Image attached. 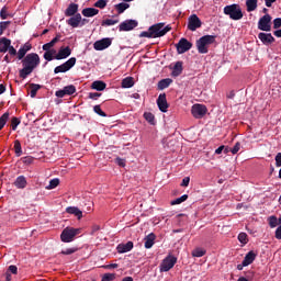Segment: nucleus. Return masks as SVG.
Segmentation results:
<instances>
[{
  "label": "nucleus",
  "instance_id": "f257e3e1",
  "mask_svg": "<svg viewBox=\"0 0 281 281\" xmlns=\"http://www.w3.org/2000/svg\"><path fill=\"white\" fill-rule=\"evenodd\" d=\"M41 65V57L36 53H30L22 59L23 68L20 69L19 76L22 80H25L36 67Z\"/></svg>",
  "mask_w": 281,
  "mask_h": 281
},
{
  "label": "nucleus",
  "instance_id": "f03ea898",
  "mask_svg": "<svg viewBox=\"0 0 281 281\" xmlns=\"http://www.w3.org/2000/svg\"><path fill=\"white\" fill-rule=\"evenodd\" d=\"M216 43V35H204L195 42L199 54H207L210 52V45Z\"/></svg>",
  "mask_w": 281,
  "mask_h": 281
},
{
  "label": "nucleus",
  "instance_id": "7ed1b4c3",
  "mask_svg": "<svg viewBox=\"0 0 281 281\" xmlns=\"http://www.w3.org/2000/svg\"><path fill=\"white\" fill-rule=\"evenodd\" d=\"M224 14L226 16H229L232 21H240L245 14L243 13V8H240V4H228L224 7Z\"/></svg>",
  "mask_w": 281,
  "mask_h": 281
},
{
  "label": "nucleus",
  "instance_id": "20e7f679",
  "mask_svg": "<svg viewBox=\"0 0 281 281\" xmlns=\"http://www.w3.org/2000/svg\"><path fill=\"white\" fill-rule=\"evenodd\" d=\"M165 25L166 23L160 22L149 26V31H151V35L154 36V38H161V36H166L167 32H170V30H172L171 25Z\"/></svg>",
  "mask_w": 281,
  "mask_h": 281
},
{
  "label": "nucleus",
  "instance_id": "39448f33",
  "mask_svg": "<svg viewBox=\"0 0 281 281\" xmlns=\"http://www.w3.org/2000/svg\"><path fill=\"white\" fill-rule=\"evenodd\" d=\"M78 234H80V228L66 227L60 234V240L61 243H74Z\"/></svg>",
  "mask_w": 281,
  "mask_h": 281
},
{
  "label": "nucleus",
  "instance_id": "423d86ee",
  "mask_svg": "<svg viewBox=\"0 0 281 281\" xmlns=\"http://www.w3.org/2000/svg\"><path fill=\"white\" fill-rule=\"evenodd\" d=\"M76 61H77L76 57L69 58L64 64L55 67L54 74H67V71H69L70 69H72V67L76 66Z\"/></svg>",
  "mask_w": 281,
  "mask_h": 281
},
{
  "label": "nucleus",
  "instance_id": "0eeeda50",
  "mask_svg": "<svg viewBox=\"0 0 281 281\" xmlns=\"http://www.w3.org/2000/svg\"><path fill=\"white\" fill-rule=\"evenodd\" d=\"M191 113L195 120H202L207 114V106L204 104L195 103L191 108Z\"/></svg>",
  "mask_w": 281,
  "mask_h": 281
},
{
  "label": "nucleus",
  "instance_id": "6e6552de",
  "mask_svg": "<svg viewBox=\"0 0 281 281\" xmlns=\"http://www.w3.org/2000/svg\"><path fill=\"white\" fill-rule=\"evenodd\" d=\"M175 265H177V257L170 256V255L167 256L160 263V267H159L160 273L170 271V269H172Z\"/></svg>",
  "mask_w": 281,
  "mask_h": 281
},
{
  "label": "nucleus",
  "instance_id": "1a4fd4ad",
  "mask_svg": "<svg viewBox=\"0 0 281 281\" xmlns=\"http://www.w3.org/2000/svg\"><path fill=\"white\" fill-rule=\"evenodd\" d=\"M258 30H261V32H271V16L269 14H265L259 19Z\"/></svg>",
  "mask_w": 281,
  "mask_h": 281
},
{
  "label": "nucleus",
  "instance_id": "9d476101",
  "mask_svg": "<svg viewBox=\"0 0 281 281\" xmlns=\"http://www.w3.org/2000/svg\"><path fill=\"white\" fill-rule=\"evenodd\" d=\"M201 25H203V22H201V19L196 14L189 16L188 30H190V32H196Z\"/></svg>",
  "mask_w": 281,
  "mask_h": 281
},
{
  "label": "nucleus",
  "instance_id": "9b49d317",
  "mask_svg": "<svg viewBox=\"0 0 281 281\" xmlns=\"http://www.w3.org/2000/svg\"><path fill=\"white\" fill-rule=\"evenodd\" d=\"M178 54H186L192 49V43H190L186 37L180 38L179 43L176 44Z\"/></svg>",
  "mask_w": 281,
  "mask_h": 281
},
{
  "label": "nucleus",
  "instance_id": "f8f14e48",
  "mask_svg": "<svg viewBox=\"0 0 281 281\" xmlns=\"http://www.w3.org/2000/svg\"><path fill=\"white\" fill-rule=\"evenodd\" d=\"M113 43V41L109 37H105V38H102L100 41H97L94 44H93V48L97 50V52H102L104 49H108V47H111V44Z\"/></svg>",
  "mask_w": 281,
  "mask_h": 281
},
{
  "label": "nucleus",
  "instance_id": "ddd939ff",
  "mask_svg": "<svg viewBox=\"0 0 281 281\" xmlns=\"http://www.w3.org/2000/svg\"><path fill=\"white\" fill-rule=\"evenodd\" d=\"M138 23L136 20H125L119 25L120 32H131L137 27Z\"/></svg>",
  "mask_w": 281,
  "mask_h": 281
},
{
  "label": "nucleus",
  "instance_id": "4468645a",
  "mask_svg": "<svg viewBox=\"0 0 281 281\" xmlns=\"http://www.w3.org/2000/svg\"><path fill=\"white\" fill-rule=\"evenodd\" d=\"M76 93V86L69 85L64 87L61 90L55 92L56 98H65V95H74Z\"/></svg>",
  "mask_w": 281,
  "mask_h": 281
},
{
  "label": "nucleus",
  "instance_id": "2eb2a0df",
  "mask_svg": "<svg viewBox=\"0 0 281 281\" xmlns=\"http://www.w3.org/2000/svg\"><path fill=\"white\" fill-rule=\"evenodd\" d=\"M157 106L161 113H168V99H166V93H160L157 99Z\"/></svg>",
  "mask_w": 281,
  "mask_h": 281
},
{
  "label": "nucleus",
  "instance_id": "dca6fc26",
  "mask_svg": "<svg viewBox=\"0 0 281 281\" xmlns=\"http://www.w3.org/2000/svg\"><path fill=\"white\" fill-rule=\"evenodd\" d=\"M71 56V47H60L58 53L55 55V60H65V58H69Z\"/></svg>",
  "mask_w": 281,
  "mask_h": 281
},
{
  "label": "nucleus",
  "instance_id": "f3484780",
  "mask_svg": "<svg viewBox=\"0 0 281 281\" xmlns=\"http://www.w3.org/2000/svg\"><path fill=\"white\" fill-rule=\"evenodd\" d=\"M67 25H70V27H80V23H82V15L80 13H77L76 15H71L70 19L66 21Z\"/></svg>",
  "mask_w": 281,
  "mask_h": 281
},
{
  "label": "nucleus",
  "instance_id": "a211bd4d",
  "mask_svg": "<svg viewBox=\"0 0 281 281\" xmlns=\"http://www.w3.org/2000/svg\"><path fill=\"white\" fill-rule=\"evenodd\" d=\"M258 38L263 45H271L272 43H276V37H273L271 33H259Z\"/></svg>",
  "mask_w": 281,
  "mask_h": 281
},
{
  "label": "nucleus",
  "instance_id": "6ab92c4d",
  "mask_svg": "<svg viewBox=\"0 0 281 281\" xmlns=\"http://www.w3.org/2000/svg\"><path fill=\"white\" fill-rule=\"evenodd\" d=\"M13 186L18 190H25L27 188V178H25V176H19L14 180Z\"/></svg>",
  "mask_w": 281,
  "mask_h": 281
},
{
  "label": "nucleus",
  "instance_id": "aec40b11",
  "mask_svg": "<svg viewBox=\"0 0 281 281\" xmlns=\"http://www.w3.org/2000/svg\"><path fill=\"white\" fill-rule=\"evenodd\" d=\"M134 247L133 241H127L126 244H119L116 247L117 254H128V251H132Z\"/></svg>",
  "mask_w": 281,
  "mask_h": 281
},
{
  "label": "nucleus",
  "instance_id": "412c9836",
  "mask_svg": "<svg viewBox=\"0 0 281 281\" xmlns=\"http://www.w3.org/2000/svg\"><path fill=\"white\" fill-rule=\"evenodd\" d=\"M12 45V41L8 37L0 38V54H5L10 46Z\"/></svg>",
  "mask_w": 281,
  "mask_h": 281
},
{
  "label": "nucleus",
  "instance_id": "4be33fe9",
  "mask_svg": "<svg viewBox=\"0 0 281 281\" xmlns=\"http://www.w3.org/2000/svg\"><path fill=\"white\" fill-rule=\"evenodd\" d=\"M258 254H256L254 250H250L245 257H244V266L249 267V265L254 263V260H256Z\"/></svg>",
  "mask_w": 281,
  "mask_h": 281
},
{
  "label": "nucleus",
  "instance_id": "5701e85b",
  "mask_svg": "<svg viewBox=\"0 0 281 281\" xmlns=\"http://www.w3.org/2000/svg\"><path fill=\"white\" fill-rule=\"evenodd\" d=\"M32 49V44L25 43L19 50H18V59L23 60L25 58V54Z\"/></svg>",
  "mask_w": 281,
  "mask_h": 281
},
{
  "label": "nucleus",
  "instance_id": "b1692460",
  "mask_svg": "<svg viewBox=\"0 0 281 281\" xmlns=\"http://www.w3.org/2000/svg\"><path fill=\"white\" fill-rule=\"evenodd\" d=\"M76 14H78V4L72 2L66 9L65 16H76Z\"/></svg>",
  "mask_w": 281,
  "mask_h": 281
},
{
  "label": "nucleus",
  "instance_id": "393cba45",
  "mask_svg": "<svg viewBox=\"0 0 281 281\" xmlns=\"http://www.w3.org/2000/svg\"><path fill=\"white\" fill-rule=\"evenodd\" d=\"M82 16L86 18H91V16H97V14H100V10L95 8H86L81 11Z\"/></svg>",
  "mask_w": 281,
  "mask_h": 281
},
{
  "label": "nucleus",
  "instance_id": "a878e982",
  "mask_svg": "<svg viewBox=\"0 0 281 281\" xmlns=\"http://www.w3.org/2000/svg\"><path fill=\"white\" fill-rule=\"evenodd\" d=\"M157 236L154 233L148 234L145 237V249H151L153 245H155Z\"/></svg>",
  "mask_w": 281,
  "mask_h": 281
},
{
  "label": "nucleus",
  "instance_id": "bb28decb",
  "mask_svg": "<svg viewBox=\"0 0 281 281\" xmlns=\"http://www.w3.org/2000/svg\"><path fill=\"white\" fill-rule=\"evenodd\" d=\"M180 74H183V61H177L175 64L171 76H173V78H177Z\"/></svg>",
  "mask_w": 281,
  "mask_h": 281
},
{
  "label": "nucleus",
  "instance_id": "cd10ccee",
  "mask_svg": "<svg viewBox=\"0 0 281 281\" xmlns=\"http://www.w3.org/2000/svg\"><path fill=\"white\" fill-rule=\"evenodd\" d=\"M67 214H74V216H77L78 221L82 218V211L78 209V206H68L66 209Z\"/></svg>",
  "mask_w": 281,
  "mask_h": 281
},
{
  "label": "nucleus",
  "instance_id": "c85d7f7f",
  "mask_svg": "<svg viewBox=\"0 0 281 281\" xmlns=\"http://www.w3.org/2000/svg\"><path fill=\"white\" fill-rule=\"evenodd\" d=\"M172 82V79L166 78L158 81L157 89L158 91H164V89H168L170 87V83Z\"/></svg>",
  "mask_w": 281,
  "mask_h": 281
},
{
  "label": "nucleus",
  "instance_id": "c756f323",
  "mask_svg": "<svg viewBox=\"0 0 281 281\" xmlns=\"http://www.w3.org/2000/svg\"><path fill=\"white\" fill-rule=\"evenodd\" d=\"M91 89H94V91H104V89H106V83L100 80L93 81Z\"/></svg>",
  "mask_w": 281,
  "mask_h": 281
},
{
  "label": "nucleus",
  "instance_id": "7c9ffc66",
  "mask_svg": "<svg viewBox=\"0 0 281 281\" xmlns=\"http://www.w3.org/2000/svg\"><path fill=\"white\" fill-rule=\"evenodd\" d=\"M135 85V81L133 80V77H126L122 80V88L123 89H131Z\"/></svg>",
  "mask_w": 281,
  "mask_h": 281
},
{
  "label": "nucleus",
  "instance_id": "2f4dec72",
  "mask_svg": "<svg viewBox=\"0 0 281 281\" xmlns=\"http://www.w3.org/2000/svg\"><path fill=\"white\" fill-rule=\"evenodd\" d=\"M247 12H254L258 8V0H246Z\"/></svg>",
  "mask_w": 281,
  "mask_h": 281
},
{
  "label": "nucleus",
  "instance_id": "473e14b6",
  "mask_svg": "<svg viewBox=\"0 0 281 281\" xmlns=\"http://www.w3.org/2000/svg\"><path fill=\"white\" fill-rule=\"evenodd\" d=\"M131 8V4L126 2H121L119 4H115V10L119 12V14H124L125 10H128Z\"/></svg>",
  "mask_w": 281,
  "mask_h": 281
},
{
  "label": "nucleus",
  "instance_id": "72a5a7b5",
  "mask_svg": "<svg viewBox=\"0 0 281 281\" xmlns=\"http://www.w3.org/2000/svg\"><path fill=\"white\" fill-rule=\"evenodd\" d=\"M144 119H145L146 122H148V124H150L151 126H155V124H157V122L155 121V114H153L151 112H145V113H144Z\"/></svg>",
  "mask_w": 281,
  "mask_h": 281
},
{
  "label": "nucleus",
  "instance_id": "f704fd0d",
  "mask_svg": "<svg viewBox=\"0 0 281 281\" xmlns=\"http://www.w3.org/2000/svg\"><path fill=\"white\" fill-rule=\"evenodd\" d=\"M14 153L15 157H21L23 155V148L21 147V140L16 139L14 140Z\"/></svg>",
  "mask_w": 281,
  "mask_h": 281
},
{
  "label": "nucleus",
  "instance_id": "c9c22d12",
  "mask_svg": "<svg viewBox=\"0 0 281 281\" xmlns=\"http://www.w3.org/2000/svg\"><path fill=\"white\" fill-rule=\"evenodd\" d=\"M31 98H36V93L42 89V86L38 83H30Z\"/></svg>",
  "mask_w": 281,
  "mask_h": 281
},
{
  "label": "nucleus",
  "instance_id": "e433bc0d",
  "mask_svg": "<svg viewBox=\"0 0 281 281\" xmlns=\"http://www.w3.org/2000/svg\"><path fill=\"white\" fill-rule=\"evenodd\" d=\"M8 120H10V112H5L0 116V131L8 124Z\"/></svg>",
  "mask_w": 281,
  "mask_h": 281
},
{
  "label": "nucleus",
  "instance_id": "4c0bfd02",
  "mask_svg": "<svg viewBox=\"0 0 281 281\" xmlns=\"http://www.w3.org/2000/svg\"><path fill=\"white\" fill-rule=\"evenodd\" d=\"M54 54H56V49H52V50H45L44 53V59L47 60L48 63H52V60H54Z\"/></svg>",
  "mask_w": 281,
  "mask_h": 281
},
{
  "label": "nucleus",
  "instance_id": "58836bf2",
  "mask_svg": "<svg viewBox=\"0 0 281 281\" xmlns=\"http://www.w3.org/2000/svg\"><path fill=\"white\" fill-rule=\"evenodd\" d=\"M117 23H120V20L106 19L102 21L101 25L102 27H109L111 25H117Z\"/></svg>",
  "mask_w": 281,
  "mask_h": 281
},
{
  "label": "nucleus",
  "instance_id": "ea45409f",
  "mask_svg": "<svg viewBox=\"0 0 281 281\" xmlns=\"http://www.w3.org/2000/svg\"><path fill=\"white\" fill-rule=\"evenodd\" d=\"M58 186H60V180L58 178L52 179L46 190H54V188H58Z\"/></svg>",
  "mask_w": 281,
  "mask_h": 281
},
{
  "label": "nucleus",
  "instance_id": "a19ab883",
  "mask_svg": "<svg viewBox=\"0 0 281 281\" xmlns=\"http://www.w3.org/2000/svg\"><path fill=\"white\" fill-rule=\"evenodd\" d=\"M268 223L269 226L271 227V229L278 227L279 223H278V217L276 215H272L268 218Z\"/></svg>",
  "mask_w": 281,
  "mask_h": 281
},
{
  "label": "nucleus",
  "instance_id": "79ce46f5",
  "mask_svg": "<svg viewBox=\"0 0 281 281\" xmlns=\"http://www.w3.org/2000/svg\"><path fill=\"white\" fill-rule=\"evenodd\" d=\"M188 201V194H183L182 196L171 201V205H181V203Z\"/></svg>",
  "mask_w": 281,
  "mask_h": 281
},
{
  "label": "nucleus",
  "instance_id": "37998d69",
  "mask_svg": "<svg viewBox=\"0 0 281 281\" xmlns=\"http://www.w3.org/2000/svg\"><path fill=\"white\" fill-rule=\"evenodd\" d=\"M205 255V250L201 249V248H195L192 251V256L193 258H203V256Z\"/></svg>",
  "mask_w": 281,
  "mask_h": 281
},
{
  "label": "nucleus",
  "instance_id": "c03bdc74",
  "mask_svg": "<svg viewBox=\"0 0 281 281\" xmlns=\"http://www.w3.org/2000/svg\"><path fill=\"white\" fill-rule=\"evenodd\" d=\"M19 124H21V119L16 117V116H13L11 119L12 131H16V128L19 127Z\"/></svg>",
  "mask_w": 281,
  "mask_h": 281
},
{
  "label": "nucleus",
  "instance_id": "a18cd8bd",
  "mask_svg": "<svg viewBox=\"0 0 281 281\" xmlns=\"http://www.w3.org/2000/svg\"><path fill=\"white\" fill-rule=\"evenodd\" d=\"M238 240L241 243V245H247V243H249L247 233H239Z\"/></svg>",
  "mask_w": 281,
  "mask_h": 281
},
{
  "label": "nucleus",
  "instance_id": "49530a36",
  "mask_svg": "<svg viewBox=\"0 0 281 281\" xmlns=\"http://www.w3.org/2000/svg\"><path fill=\"white\" fill-rule=\"evenodd\" d=\"M139 37H140V38H155L154 35H153V31L150 30V27L148 29V31H143V32L139 34Z\"/></svg>",
  "mask_w": 281,
  "mask_h": 281
},
{
  "label": "nucleus",
  "instance_id": "de8ad7c7",
  "mask_svg": "<svg viewBox=\"0 0 281 281\" xmlns=\"http://www.w3.org/2000/svg\"><path fill=\"white\" fill-rule=\"evenodd\" d=\"M93 111L94 113H97V115H100L101 117H106V113L102 111V108H100V105H94Z\"/></svg>",
  "mask_w": 281,
  "mask_h": 281
},
{
  "label": "nucleus",
  "instance_id": "09e8293b",
  "mask_svg": "<svg viewBox=\"0 0 281 281\" xmlns=\"http://www.w3.org/2000/svg\"><path fill=\"white\" fill-rule=\"evenodd\" d=\"M78 251V248L72 247V248H67L65 250H61L63 256H71V254H76Z\"/></svg>",
  "mask_w": 281,
  "mask_h": 281
},
{
  "label": "nucleus",
  "instance_id": "8fccbe9b",
  "mask_svg": "<svg viewBox=\"0 0 281 281\" xmlns=\"http://www.w3.org/2000/svg\"><path fill=\"white\" fill-rule=\"evenodd\" d=\"M22 162L25 164L26 166H30L34 164V157L32 156L22 157Z\"/></svg>",
  "mask_w": 281,
  "mask_h": 281
},
{
  "label": "nucleus",
  "instance_id": "3c124183",
  "mask_svg": "<svg viewBox=\"0 0 281 281\" xmlns=\"http://www.w3.org/2000/svg\"><path fill=\"white\" fill-rule=\"evenodd\" d=\"M8 16H11L9 13H8V7H3L2 9H1V11H0V18L2 19V20H5V19H8Z\"/></svg>",
  "mask_w": 281,
  "mask_h": 281
},
{
  "label": "nucleus",
  "instance_id": "603ef678",
  "mask_svg": "<svg viewBox=\"0 0 281 281\" xmlns=\"http://www.w3.org/2000/svg\"><path fill=\"white\" fill-rule=\"evenodd\" d=\"M115 279V273H105L103 274L101 281H113Z\"/></svg>",
  "mask_w": 281,
  "mask_h": 281
},
{
  "label": "nucleus",
  "instance_id": "864d4df0",
  "mask_svg": "<svg viewBox=\"0 0 281 281\" xmlns=\"http://www.w3.org/2000/svg\"><path fill=\"white\" fill-rule=\"evenodd\" d=\"M94 8H100V10H104L106 8V0H99L94 3Z\"/></svg>",
  "mask_w": 281,
  "mask_h": 281
},
{
  "label": "nucleus",
  "instance_id": "5fc2aeb1",
  "mask_svg": "<svg viewBox=\"0 0 281 281\" xmlns=\"http://www.w3.org/2000/svg\"><path fill=\"white\" fill-rule=\"evenodd\" d=\"M10 21H5V22H1L0 23V32L1 34H3V32H5V30H8V25H10Z\"/></svg>",
  "mask_w": 281,
  "mask_h": 281
},
{
  "label": "nucleus",
  "instance_id": "6e6d98bb",
  "mask_svg": "<svg viewBox=\"0 0 281 281\" xmlns=\"http://www.w3.org/2000/svg\"><path fill=\"white\" fill-rule=\"evenodd\" d=\"M52 47H54L53 43H52V42H48V43H46V44H44V45L42 46V49H43L44 52H52Z\"/></svg>",
  "mask_w": 281,
  "mask_h": 281
},
{
  "label": "nucleus",
  "instance_id": "4d7b16f0",
  "mask_svg": "<svg viewBox=\"0 0 281 281\" xmlns=\"http://www.w3.org/2000/svg\"><path fill=\"white\" fill-rule=\"evenodd\" d=\"M115 164H117V166H121V168H125L126 167V160L125 159H122L120 157H117L115 159Z\"/></svg>",
  "mask_w": 281,
  "mask_h": 281
},
{
  "label": "nucleus",
  "instance_id": "13d9d810",
  "mask_svg": "<svg viewBox=\"0 0 281 281\" xmlns=\"http://www.w3.org/2000/svg\"><path fill=\"white\" fill-rule=\"evenodd\" d=\"M281 27V18H277L273 20V29L279 30Z\"/></svg>",
  "mask_w": 281,
  "mask_h": 281
},
{
  "label": "nucleus",
  "instance_id": "bf43d9fd",
  "mask_svg": "<svg viewBox=\"0 0 281 281\" xmlns=\"http://www.w3.org/2000/svg\"><path fill=\"white\" fill-rule=\"evenodd\" d=\"M101 95H102V93H100V92H90L89 93L90 100H98V98H100Z\"/></svg>",
  "mask_w": 281,
  "mask_h": 281
},
{
  "label": "nucleus",
  "instance_id": "052dcab7",
  "mask_svg": "<svg viewBox=\"0 0 281 281\" xmlns=\"http://www.w3.org/2000/svg\"><path fill=\"white\" fill-rule=\"evenodd\" d=\"M238 150H240V144L237 142L234 147L231 149V153L233 155H236L238 153Z\"/></svg>",
  "mask_w": 281,
  "mask_h": 281
},
{
  "label": "nucleus",
  "instance_id": "680f3d73",
  "mask_svg": "<svg viewBox=\"0 0 281 281\" xmlns=\"http://www.w3.org/2000/svg\"><path fill=\"white\" fill-rule=\"evenodd\" d=\"M190 186V177H184L181 182L182 188H188Z\"/></svg>",
  "mask_w": 281,
  "mask_h": 281
},
{
  "label": "nucleus",
  "instance_id": "e2e57ef3",
  "mask_svg": "<svg viewBox=\"0 0 281 281\" xmlns=\"http://www.w3.org/2000/svg\"><path fill=\"white\" fill-rule=\"evenodd\" d=\"M9 271L10 273H13V276H16V273H19V268L12 265V266H9Z\"/></svg>",
  "mask_w": 281,
  "mask_h": 281
},
{
  "label": "nucleus",
  "instance_id": "0e129e2a",
  "mask_svg": "<svg viewBox=\"0 0 281 281\" xmlns=\"http://www.w3.org/2000/svg\"><path fill=\"white\" fill-rule=\"evenodd\" d=\"M8 52L10 54V56H16V54H19V53H16V48H14V46H12V44L9 45Z\"/></svg>",
  "mask_w": 281,
  "mask_h": 281
},
{
  "label": "nucleus",
  "instance_id": "69168bd1",
  "mask_svg": "<svg viewBox=\"0 0 281 281\" xmlns=\"http://www.w3.org/2000/svg\"><path fill=\"white\" fill-rule=\"evenodd\" d=\"M274 159H276L277 168H280L281 167V153H278Z\"/></svg>",
  "mask_w": 281,
  "mask_h": 281
},
{
  "label": "nucleus",
  "instance_id": "338daca9",
  "mask_svg": "<svg viewBox=\"0 0 281 281\" xmlns=\"http://www.w3.org/2000/svg\"><path fill=\"white\" fill-rule=\"evenodd\" d=\"M60 38H63V35H60V33H58L52 41L50 43L53 45H56V43H58L60 41Z\"/></svg>",
  "mask_w": 281,
  "mask_h": 281
},
{
  "label": "nucleus",
  "instance_id": "774afa93",
  "mask_svg": "<svg viewBox=\"0 0 281 281\" xmlns=\"http://www.w3.org/2000/svg\"><path fill=\"white\" fill-rule=\"evenodd\" d=\"M277 0H265L266 7L267 8H271V5H273V3H276Z\"/></svg>",
  "mask_w": 281,
  "mask_h": 281
}]
</instances>
